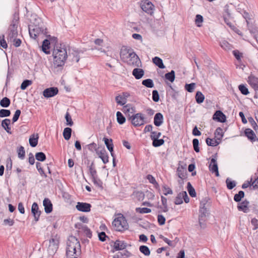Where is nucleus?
I'll return each mask as SVG.
<instances>
[{"instance_id": "1", "label": "nucleus", "mask_w": 258, "mask_h": 258, "mask_svg": "<svg viewBox=\"0 0 258 258\" xmlns=\"http://www.w3.org/2000/svg\"><path fill=\"white\" fill-rule=\"evenodd\" d=\"M80 254L81 246L79 240L75 236H70L67 244L66 258H79Z\"/></svg>"}, {"instance_id": "2", "label": "nucleus", "mask_w": 258, "mask_h": 258, "mask_svg": "<svg viewBox=\"0 0 258 258\" xmlns=\"http://www.w3.org/2000/svg\"><path fill=\"white\" fill-rule=\"evenodd\" d=\"M52 55L53 63L57 67L64 65L68 57L67 50L64 45H56L53 49Z\"/></svg>"}, {"instance_id": "3", "label": "nucleus", "mask_w": 258, "mask_h": 258, "mask_svg": "<svg viewBox=\"0 0 258 258\" xmlns=\"http://www.w3.org/2000/svg\"><path fill=\"white\" fill-rule=\"evenodd\" d=\"M114 229L117 231L122 232L128 228V224L124 216L121 214L117 215L112 222Z\"/></svg>"}, {"instance_id": "4", "label": "nucleus", "mask_w": 258, "mask_h": 258, "mask_svg": "<svg viewBox=\"0 0 258 258\" xmlns=\"http://www.w3.org/2000/svg\"><path fill=\"white\" fill-rule=\"evenodd\" d=\"M120 57L124 61L127 63H132L131 61L127 59V57H131L134 60H137L138 58V55L133 51L132 49L128 48L125 46H123L120 52Z\"/></svg>"}, {"instance_id": "5", "label": "nucleus", "mask_w": 258, "mask_h": 258, "mask_svg": "<svg viewBox=\"0 0 258 258\" xmlns=\"http://www.w3.org/2000/svg\"><path fill=\"white\" fill-rule=\"evenodd\" d=\"M128 120H131L132 124L135 126H140L147 123L144 115L142 113L133 114Z\"/></svg>"}, {"instance_id": "6", "label": "nucleus", "mask_w": 258, "mask_h": 258, "mask_svg": "<svg viewBox=\"0 0 258 258\" xmlns=\"http://www.w3.org/2000/svg\"><path fill=\"white\" fill-rule=\"evenodd\" d=\"M45 29L42 27H39L36 25H30L29 26V32L31 38L35 39L40 34H45Z\"/></svg>"}, {"instance_id": "7", "label": "nucleus", "mask_w": 258, "mask_h": 258, "mask_svg": "<svg viewBox=\"0 0 258 258\" xmlns=\"http://www.w3.org/2000/svg\"><path fill=\"white\" fill-rule=\"evenodd\" d=\"M58 239L56 236L52 237L49 240V244L47 249L49 255H52L56 252L58 247Z\"/></svg>"}, {"instance_id": "8", "label": "nucleus", "mask_w": 258, "mask_h": 258, "mask_svg": "<svg viewBox=\"0 0 258 258\" xmlns=\"http://www.w3.org/2000/svg\"><path fill=\"white\" fill-rule=\"evenodd\" d=\"M141 7L143 11L152 15L154 13V6L148 0H144L141 3Z\"/></svg>"}, {"instance_id": "9", "label": "nucleus", "mask_w": 258, "mask_h": 258, "mask_svg": "<svg viewBox=\"0 0 258 258\" xmlns=\"http://www.w3.org/2000/svg\"><path fill=\"white\" fill-rule=\"evenodd\" d=\"M200 214L199 216V223L200 227L202 228H205L206 227L205 221L206 220V216L207 213V208H204L201 206H200Z\"/></svg>"}, {"instance_id": "10", "label": "nucleus", "mask_w": 258, "mask_h": 258, "mask_svg": "<svg viewBox=\"0 0 258 258\" xmlns=\"http://www.w3.org/2000/svg\"><path fill=\"white\" fill-rule=\"evenodd\" d=\"M58 90L56 87H50L45 89L43 92V95L45 98L52 97L57 94Z\"/></svg>"}, {"instance_id": "11", "label": "nucleus", "mask_w": 258, "mask_h": 258, "mask_svg": "<svg viewBox=\"0 0 258 258\" xmlns=\"http://www.w3.org/2000/svg\"><path fill=\"white\" fill-rule=\"evenodd\" d=\"M91 207V205L90 204L82 202H78L76 206L77 210L83 212H90Z\"/></svg>"}, {"instance_id": "12", "label": "nucleus", "mask_w": 258, "mask_h": 258, "mask_svg": "<svg viewBox=\"0 0 258 258\" xmlns=\"http://www.w3.org/2000/svg\"><path fill=\"white\" fill-rule=\"evenodd\" d=\"M247 27L249 32L254 38L257 41L258 37V28L252 24H250L249 21H247Z\"/></svg>"}, {"instance_id": "13", "label": "nucleus", "mask_w": 258, "mask_h": 258, "mask_svg": "<svg viewBox=\"0 0 258 258\" xmlns=\"http://www.w3.org/2000/svg\"><path fill=\"white\" fill-rule=\"evenodd\" d=\"M123 111L128 119L136 112V109L132 105L128 104L123 107Z\"/></svg>"}, {"instance_id": "14", "label": "nucleus", "mask_w": 258, "mask_h": 258, "mask_svg": "<svg viewBox=\"0 0 258 258\" xmlns=\"http://www.w3.org/2000/svg\"><path fill=\"white\" fill-rule=\"evenodd\" d=\"M9 31L8 39L12 40L13 38H16L18 35L17 25L15 24H11L9 27Z\"/></svg>"}, {"instance_id": "15", "label": "nucleus", "mask_w": 258, "mask_h": 258, "mask_svg": "<svg viewBox=\"0 0 258 258\" xmlns=\"http://www.w3.org/2000/svg\"><path fill=\"white\" fill-rule=\"evenodd\" d=\"M96 154L98 155L99 157L101 159L103 163L106 164L108 162V156L104 148L97 151Z\"/></svg>"}, {"instance_id": "16", "label": "nucleus", "mask_w": 258, "mask_h": 258, "mask_svg": "<svg viewBox=\"0 0 258 258\" xmlns=\"http://www.w3.org/2000/svg\"><path fill=\"white\" fill-rule=\"evenodd\" d=\"M209 168L210 171L212 173H215L216 176H219L217 163L215 158H212L211 159Z\"/></svg>"}, {"instance_id": "17", "label": "nucleus", "mask_w": 258, "mask_h": 258, "mask_svg": "<svg viewBox=\"0 0 258 258\" xmlns=\"http://www.w3.org/2000/svg\"><path fill=\"white\" fill-rule=\"evenodd\" d=\"M31 212L34 217L35 221H38L41 214V211L39 210V208L36 203H34L31 207Z\"/></svg>"}, {"instance_id": "18", "label": "nucleus", "mask_w": 258, "mask_h": 258, "mask_svg": "<svg viewBox=\"0 0 258 258\" xmlns=\"http://www.w3.org/2000/svg\"><path fill=\"white\" fill-rule=\"evenodd\" d=\"M213 119L217 120L220 122H224L226 121V117L225 115L220 110H218L215 112L213 116Z\"/></svg>"}, {"instance_id": "19", "label": "nucleus", "mask_w": 258, "mask_h": 258, "mask_svg": "<svg viewBox=\"0 0 258 258\" xmlns=\"http://www.w3.org/2000/svg\"><path fill=\"white\" fill-rule=\"evenodd\" d=\"M249 84L255 90H258V78L253 75L248 77Z\"/></svg>"}, {"instance_id": "20", "label": "nucleus", "mask_w": 258, "mask_h": 258, "mask_svg": "<svg viewBox=\"0 0 258 258\" xmlns=\"http://www.w3.org/2000/svg\"><path fill=\"white\" fill-rule=\"evenodd\" d=\"M80 52V51L75 49L70 50L69 55L70 57H72V60L73 61H75L76 62H79L80 60L79 54Z\"/></svg>"}, {"instance_id": "21", "label": "nucleus", "mask_w": 258, "mask_h": 258, "mask_svg": "<svg viewBox=\"0 0 258 258\" xmlns=\"http://www.w3.org/2000/svg\"><path fill=\"white\" fill-rule=\"evenodd\" d=\"M44 207V211L46 213H50L52 211V204L50 200L48 198H45L43 202Z\"/></svg>"}, {"instance_id": "22", "label": "nucleus", "mask_w": 258, "mask_h": 258, "mask_svg": "<svg viewBox=\"0 0 258 258\" xmlns=\"http://www.w3.org/2000/svg\"><path fill=\"white\" fill-rule=\"evenodd\" d=\"M249 202L245 200L238 204L237 209L240 211H242L244 213H248L249 211L248 208Z\"/></svg>"}, {"instance_id": "23", "label": "nucleus", "mask_w": 258, "mask_h": 258, "mask_svg": "<svg viewBox=\"0 0 258 258\" xmlns=\"http://www.w3.org/2000/svg\"><path fill=\"white\" fill-rule=\"evenodd\" d=\"M127 246L126 243L123 241L119 240H116L114 243V248L116 250H123L126 248Z\"/></svg>"}, {"instance_id": "24", "label": "nucleus", "mask_w": 258, "mask_h": 258, "mask_svg": "<svg viewBox=\"0 0 258 258\" xmlns=\"http://www.w3.org/2000/svg\"><path fill=\"white\" fill-rule=\"evenodd\" d=\"M103 140L107 148L110 152L111 156L113 157V144L112 143V140L111 139H108L106 138H104Z\"/></svg>"}, {"instance_id": "25", "label": "nucleus", "mask_w": 258, "mask_h": 258, "mask_svg": "<svg viewBox=\"0 0 258 258\" xmlns=\"http://www.w3.org/2000/svg\"><path fill=\"white\" fill-rule=\"evenodd\" d=\"M163 121V116L161 113H157L154 118V124L157 126H160Z\"/></svg>"}, {"instance_id": "26", "label": "nucleus", "mask_w": 258, "mask_h": 258, "mask_svg": "<svg viewBox=\"0 0 258 258\" xmlns=\"http://www.w3.org/2000/svg\"><path fill=\"white\" fill-rule=\"evenodd\" d=\"M132 74L136 79H140L144 76V71L142 69L135 68L133 70Z\"/></svg>"}, {"instance_id": "27", "label": "nucleus", "mask_w": 258, "mask_h": 258, "mask_svg": "<svg viewBox=\"0 0 258 258\" xmlns=\"http://www.w3.org/2000/svg\"><path fill=\"white\" fill-rule=\"evenodd\" d=\"M38 138L39 137L38 134H33L30 136L29 141V144L32 147H35L37 146Z\"/></svg>"}, {"instance_id": "28", "label": "nucleus", "mask_w": 258, "mask_h": 258, "mask_svg": "<svg viewBox=\"0 0 258 258\" xmlns=\"http://www.w3.org/2000/svg\"><path fill=\"white\" fill-rule=\"evenodd\" d=\"M11 123V120L10 119H5L2 122V126L3 128L7 131L8 133L11 134V127H9V125Z\"/></svg>"}, {"instance_id": "29", "label": "nucleus", "mask_w": 258, "mask_h": 258, "mask_svg": "<svg viewBox=\"0 0 258 258\" xmlns=\"http://www.w3.org/2000/svg\"><path fill=\"white\" fill-rule=\"evenodd\" d=\"M153 63L160 69H164L165 68L163 63L162 59L160 57L156 56L153 58Z\"/></svg>"}, {"instance_id": "30", "label": "nucleus", "mask_w": 258, "mask_h": 258, "mask_svg": "<svg viewBox=\"0 0 258 258\" xmlns=\"http://www.w3.org/2000/svg\"><path fill=\"white\" fill-rule=\"evenodd\" d=\"M50 44V42L49 40L47 39H45L42 44V51L46 54L50 53V51H48L47 49L49 48V45Z\"/></svg>"}, {"instance_id": "31", "label": "nucleus", "mask_w": 258, "mask_h": 258, "mask_svg": "<svg viewBox=\"0 0 258 258\" xmlns=\"http://www.w3.org/2000/svg\"><path fill=\"white\" fill-rule=\"evenodd\" d=\"M220 46L225 50H230L233 48L232 45L226 40H223L220 42Z\"/></svg>"}, {"instance_id": "32", "label": "nucleus", "mask_w": 258, "mask_h": 258, "mask_svg": "<svg viewBox=\"0 0 258 258\" xmlns=\"http://www.w3.org/2000/svg\"><path fill=\"white\" fill-rule=\"evenodd\" d=\"M72 129L70 127H66L63 132V136L65 140H69L72 134Z\"/></svg>"}, {"instance_id": "33", "label": "nucleus", "mask_w": 258, "mask_h": 258, "mask_svg": "<svg viewBox=\"0 0 258 258\" xmlns=\"http://www.w3.org/2000/svg\"><path fill=\"white\" fill-rule=\"evenodd\" d=\"M206 143L209 146L215 147L219 144L220 141H217L216 139H212L208 138L206 139Z\"/></svg>"}, {"instance_id": "34", "label": "nucleus", "mask_w": 258, "mask_h": 258, "mask_svg": "<svg viewBox=\"0 0 258 258\" xmlns=\"http://www.w3.org/2000/svg\"><path fill=\"white\" fill-rule=\"evenodd\" d=\"M245 134L251 140H253L255 137L254 133L250 128H247L245 130Z\"/></svg>"}, {"instance_id": "35", "label": "nucleus", "mask_w": 258, "mask_h": 258, "mask_svg": "<svg viewBox=\"0 0 258 258\" xmlns=\"http://www.w3.org/2000/svg\"><path fill=\"white\" fill-rule=\"evenodd\" d=\"M195 97L197 102L199 104L203 103L205 99L204 95L200 91L197 92Z\"/></svg>"}, {"instance_id": "36", "label": "nucleus", "mask_w": 258, "mask_h": 258, "mask_svg": "<svg viewBox=\"0 0 258 258\" xmlns=\"http://www.w3.org/2000/svg\"><path fill=\"white\" fill-rule=\"evenodd\" d=\"M116 118L117 122L120 124L124 123L126 120L125 117L119 111L116 113Z\"/></svg>"}, {"instance_id": "37", "label": "nucleus", "mask_w": 258, "mask_h": 258, "mask_svg": "<svg viewBox=\"0 0 258 258\" xmlns=\"http://www.w3.org/2000/svg\"><path fill=\"white\" fill-rule=\"evenodd\" d=\"M215 136L217 138L216 140L219 141L221 140L223 136L222 129L221 127H218L215 132Z\"/></svg>"}, {"instance_id": "38", "label": "nucleus", "mask_w": 258, "mask_h": 258, "mask_svg": "<svg viewBox=\"0 0 258 258\" xmlns=\"http://www.w3.org/2000/svg\"><path fill=\"white\" fill-rule=\"evenodd\" d=\"M183 191L179 192L177 197L175 198L174 201V204L176 205H180L183 203Z\"/></svg>"}, {"instance_id": "39", "label": "nucleus", "mask_w": 258, "mask_h": 258, "mask_svg": "<svg viewBox=\"0 0 258 258\" xmlns=\"http://www.w3.org/2000/svg\"><path fill=\"white\" fill-rule=\"evenodd\" d=\"M165 77L166 79L173 82L175 80V72L172 70L170 72L166 73L165 75Z\"/></svg>"}, {"instance_id": "40", "label": "nucleus", "mask_w": 258, "mask_h": 258, "mask_svg": "<svg viewBox=\"0 0 258 258\" xmlns=\"http://www.w3.org/2000/svg\"><path fill=\"white\" fill-rule=\"evenodd\" d=\"M226 12L227 13V16H226V15L224 16V21L229 27H230L232 29H233L234 26L229 19V18L230 17V14L228 12V10H227Z\"/></svg>"}, {"instance_id": "41", "label": "nucleus", "mask_w": 258, "mask_h": 258, "mask_svg": "<svg viewBox=\"0 0 258 258\" xmlns=\"http://www.w3.org/2000/svg\"><path fill=\"white\" fill-rule=\"evenodd\" d=\"M10 103V100L6 97L0 101V105L3 107H8L9 106Z\"/></svg>"}, {"instance_id": "42", "label": "nucleus", "mask_w": 258, "mask_h": 258, "mask_svg": "<svg viewBox=\"0 0 258 258\" xmlns=\"http://www.w3.org/2000/svg\"><path fill=\"white\" fill-rule=\"evenodd\" d=\"M140 251L146 256L150 254V250L148 246L146 245H142L139 248Z\"/></svg>"}, {"instance_id": "43", "label": "nucleus", "mask_w": 258, "mask_h": 258, "mask_svg": "<svg viewBox=\"0 0 258 258\" xmlns=\"http://www.w3.org/2000/svg\"><path fill=\"white\" fill-rule=\"evenodd\" d=\"M153 141V146L155 147H159L164 143V141L163 139H152Z\"/></svg>"}, {"instance_id": "44", "label": "nucleus", "mask_w": 258, "mask_h": 258, "mask_svg": "<svg viewBox=\"0 0 258 258\" xmlns=\"http://www.w3.org/2000/svg\"><path fill=\"white\" fill-rule=\"evenodd\" d=\"M187 190H188V193L189 194V195L191 197H195L196 196V191L194 189V188L192 186V185H191L190 183L189 182H188L187 183Z\"/></svg>"}, {"instance_id": "45", "label": "nucleus", "mask_w": 258, "mask_h": 258, "mask_svg": "<svg viewBox=\"0 0 258 258\" xmlns=\"http://www.w3.org/2000/svg\"><path fill=\"white\" fill-rule=\"evenodd\" d=\"M36 159L38 161L43 162L46 159V156L43 152H38L35 154Z\"/></svg>"}, {"instance_id": "46", "label": "nucleus", "mask_w": 258, "mask_h": 258, "mask_svg": "<svg viewBox=\"0 0 258 258\" xmlns=\"http://www.w3.org/2000/svg\"><path fill=\"white\" fill-rule=\"evenodd\" d=\"M142 84L148 88H153L154 83L153 81L150 79H147L142 81Z\"/></svg>"}, {"instance_id": "47", "label": "nucleus", "mask_w": 258, "mask_h": 258, "mask_svg": "<svg viewBox=\"0 0 258 258\" xmlns=\"http://www.w3.org/2000/svg\"><path fill=\"white\" fill-rule=\"evenodd\" d=\"M18 157L21 159H23L25 156V151L24 150V148L23 146L20 147L18 150Z\"/></svg>"}, {"instance_id": "48", "label": "nucleus", "mask_w": 258, "mask_h": 258, "mask_svg": "<svg viewBox=\"0 0 258 258\" xmlns=\"http://www.w3.org/2000/svg\"><path fill=\"white\" fill-rule=\"evenodd\" d=\"M238 89L241 93L244 95H247L249 94V91L245 85L243 84L239 85L238 86Z\"/></svg>"}, {"instance_id": "49", "label": "nucleus", "mask_w": 258, "mask_h": 258, "mask_svg": "<svg viewBox=\"0 0 258 258\" xmlns=\"http://www.w3.org/2000/svg\"><path fill=\"white\" fill-rule=\"evenodd\" d=\"M244 191L242 190L239 191L237 194H235L234 196V200L236 202H240L241 199L244 197Z\"/></svg>"}, {"instance_id": "50", "label": "nucleus", "mask_w": 258, "mask_h": 258, "mask_svg": "<svg viewBox=\"0 0 258 258\" xmlns=\"http://www.w3.org/2000/svg\"><path fill=\"white\" fill-rule=\"evenodd\" d=\"M115 101L118 104L120 105H123L126 103V101L125 100V99H123V97L121 95L116 96Z\"/></svg>"}, {"instance_id": "51", "label": "nucleus", "mask_w": 258, "mask_h": 258, "mask_svg": "<svg viewBox=\"0 0 258 258\" xmlns=\"http://www.w3.org/2000/svg\"><path fill=\"white\" fill-rule=\"evenodd\" d=\"M89 171L90 173V174L91 176L92 177L93 179L95 180V177L97 176V172L95 168V167L93 166V163H92L91 165L89 167Z\"/></svg>"}, {"instance_id": "52", "label": "nucleus", "mask_w": 258, "mask_h": 258, "mask_svg": "<svg viewBox=\"0 0 258 258\" xmlns=\"http://www.w3.org/2000/svg\"><path fill=\"white\" fill-rule=\"evenodd\" d=\"M196 86V84L192 83L190 84H186L185 85V90L188 92L191 93L194 91Z\"/></svg>"}, {"instance_id": "53", "label": "nucleus", "mask_w": 258, "mask_h": 258, "mask_svg": "<svg viewBox=\"0 0 258 258\" xmlns=\"http://www.w3.org/2000/svg\"><path fill=\"white\" fill-rule=\"evenodd\" d=\"M65 118L67 121L66 124L69 126H72L74 124L73 121H72V117L70 114V113L67 112L65 115Z\"/></svg>"}, {"instance_id": "54", "label": "nucleus", "mask_w": 258, "mask_h": 258, "mask_svg": "<svg viewBox=\"0 0 258 258\" xmlns=\"http://www.w3.org/2000/svg\"><path fill=\"white\" fill-rule=\"evenodd\" d=\"M136 211L141 214L149 213L151 212V210L147 208H137Z\"/></svg>"}, {"instance_id": "55", "label": "nucleus", "mask_w": 258, "mask_h": 258, "mask_svg": "<svg viewBox=\"0 0 258 258\" xmlns=\"http://www.w3.org/2000/svg\"><path fill=\"white\" fill-rule=\"evenodd\" d=\"M203 21V18L201 15H197L195 19V23L198 27L202 26V23Z\"/></svg>"}, {"instance_id": "56", "label": "nucleus", "mask_w": 258, "mask_h": 258, "mask_svg": "<svg viewBox=\"0 0 258 258\" xmlns=\"http://www.w3.org/2000/svg\"><path fill=\"white\" fill-rule=\"evenodd\" d=\"M184 169L182 167H178L177 169V174L178 176L180 178H183L185 176Z\"/></svg>"}, {"instance_id": "57", "label": "nucleus", "mask_w": 258, "mask_h": 258, "mask_svg": "<svg viewBox=\"0 0 258 258\" xmlns=\"http://www.w3.org/2000/svg\"><path fill=\"white\" fill-rule=\"evenodd\" d=\"M11 114V111L9 110L2 109L0 110V117L9 116Z\"/></svg>"}, {"instance_id": "58", "label": "nucleus", "mask_w": 258, "mask_h": 258, "mask_svg": "<svg viewBox=\"0 0 258 258\" xmlns=\"http://www.w3.org/2000/svg\"><path fill=\"white\" fill-rule=\"evenodd\" d=\"M32 84V81L28 80L24 81L21 85V89L22 90L26 89L29 86Z\"/></svg>"}, {"instance_id": "59", "label": "nucleus", "mask_w": 258, "mask_h": 258, "mask_svg": "<svg viewBox=\"0 0 258 258\" xmlns=\"http://www.w3.org/2000/svg\"><path fill=\"white\" fill-rule=\"evenodd\" d=\"M248 120L249 123H250L251 126L253 128L254 130L255 131L258 130V126L255 122V121L254 120L253 118L252 117H250L248 118Z\"/></svg>"}, {"instance_id": "60", "label": "nucleus", "mask_w": 258, "mask_h": 258, "mask_svg": "<svg viewBox=\"0 0 258 258\" xmlns=\"http://www.w3.org/2000/svg\"><path fill=\"white\" fill-rule=\"evenodd\" d=\"M226 182L227 184V188L229 189H233L235 186L236 183L234 181H230L228 178H227L226 180Z\"/></svg>"}, {"instance_id": "61", "label": "nucleus", "mask_w": 258, "mask_h": 258, "mask_svg": "<svg viewBox=\"0 0 258 258\" xmlns=\"http://www.w3.org/2000/svg\"><path fill=\"white\" fill-rule=\"evenodd\" d=\"M199 142L198 139H194L192 140V144H193L194 149V150L196 152H199V151H200V148L199 147Z\"/></svg>"}, {"instance_id": "62", "label": "nucleus", "mask_w": 258, "mask_h": 258, "mask_svg": "<svg viewBox=\"0 0 258 258\" xmlns=\"http://www.w3.org/2000/svg\"><path fill=\"white\" fill-rule=\"evenodd\" d=\"M36 168L39 171V173L42 175L44 176V177H46V174L44 173L43 169L41 167V164L39 162H36Z\"/></svg>"}, {"instance_id": "63", "label": "nucleus", "mask_w": 258, "mask_h": 258, "mask_svg": "<svg viewBox=\"0 0 258 258\" xmlns=\"http://www.w3.org/2000/svg\"><path fill=\"white\" fill-rule=\"evenodd\" d=\"M88 149L92 152L95 151L96 153H97V151L99 150L97 147V144L94 143L89 144L88 145Z\"/></svg>"}, {"instance_id": "64", "label": "nucleus", "mask_w": 258, "mask_h": 258, "mask_svg": "<svg viewBox=\"0 0 258 258\" xmlns=\"http://www.w3.org/2000/svg\"><path fill=\"white\" fill-rule=\"evenodd\" d=\"M152 99L153 100L156 102L159 100V95L158 92L157 90H153L152 92Z\"/></svg>"}]
</instances>
